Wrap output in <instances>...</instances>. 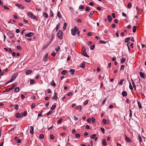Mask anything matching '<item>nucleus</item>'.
Listing matches in <instances>:
<instances>
[{
    "mask_svg": "<svg viewBox=\"0 0 146 146\" xmlns=\"http://www.w3.org/2000/svg\"><path fill=\"white\" fill-rule=\"evenodd\" d=\"M35 82V80H30V84H32L34 83Z\"/></svg>",
    "mask_w": 146,
    "mask_h": 146,
    "instance_id": "nucleus-56",
    "label": "nucleus"
},
{
    "mask_svg": "<svg viewBox=\"0 0 146 146\" xmlns=\"http://www.w3.org/2000/svg\"><path fill=\"white\" fill-rule=\"evenodd\" d=\"M2 7H3L4 9H6L7 10H9V8L7 7V6H5V5H2Z\"/></svg>",
    "mask_w": 146,
    "mask_h": 146,
    "instance_id": "nucleus-48",
    "label": "nucleus"
},
{
    "mask_svg": "<svg viewBox=\"0 0 146 146\" xmlns=\"http://www.w3.org/2000/svg\"><path fill=\"white\" fill-rule=\"evenodd\" d=\"M74 29L75 30V32L78 35L80 33V31H79L78 28L76 27L75 26L74 27Z\"/></svg>",
    "mask_w": 146,
    "mask_h": 146,
    "instance_id": "nucleus-11",
    "label": "nucleus"
},
{
    "mask_svg": "<svg viewBox=\"0 0 146 146\" xmlns=\"http://www.w3.org/2000/svg\"><path fill=\"white\" fill-rule=\"evenodd\" d=\"M50 84L52 86H56V84H55L54 80H52V82L50 83Z\"/></svg>",
    "mask_w": 146,
    "mask_h": 146,
    "instance_id": "nucleus-25",
    "label": "nucleus"
},
{
    "mask_svg": "<svg viewBox=\"0 0 146 146\" xmlns=\"http://www.w3.org/2000/svg\"><path fill=\"white\" fill-rule=\"evenodd\" d=\"M125 138L126 141L128 142H131V140L126 135H125Z\"/></svg>",
    "mask_w": 146,
    "mask_h": 146,
    "instance_id": "nucleus-9",
    "label": "nucleus"
},
{
    "mask_svg": "<svg viewBox=\"0 0 146 146\" xmlns=\"http://www.w3.org/2000/svg\"><path fill=\"white\" fill-rule=\"evenodd\" d=\"M16 47L17 49L18 50H21V47L20 46L18 45Z\"/></svg>",
    "mask_w": 146,
    "mask_h": 146,
    "instance_id": "nucleus-62",
    "label": "nucleus"
},
{
    "mask_svg": "<svg viewBox=\"0 0 146 146\" xmlns=\"http://www.w3.org/2000/svg\"><path fill=\"white\" fill-rule=\"evenodd\" d=\"M125 60V58H122L121 60V64L123 63Z\"/></svg>",
    "mask_w": 146,
    "mask_h": 146,
    "instance_id": "nucleus-38",
    "label": "nucleus"
},
{
    "mask_svg": "<svg viewBox=\"0 0 146 146\" xmlns=\"http://www.w3.org/2000/svg\"><path fill=\"white\" fill-rule=\"evenodd\" d=\"M50 16L52 17L53 16V13L52 11L51 10H50Z\"/></svg>",
    "mask_w": 146,
    "mask_h": 146,
    "instance_id": "nucleus-53",
    "label": "nucleus"
},
{
    "mask_svg": "<svg viewBox=\"0 0 146 146\" xmlns=\"http://www.w3.org/2000/svg\"><path fill=\"white\" fill-rule=\"evenodd\" d=\"M139 74L140 77H141L143 78H145V76L143 73L141 72H140Z\"/></svg>",
    "mask_w": 146,
    "mask_h": 146,
    "instance_id": "nucleus-27",
    "label": "nucleus"
},
{
    "mask_svg": "<svg viewBox=\"0 0 146 146\" xmlns=\"http://www.w3.org/2000/svg\"><path fill=\"white\" fill-rule=\"evenodd\" d=\"M18 75V73H16L14 74L12 76L11 79L7 82L5 84V85H6L8 84V83L11 82L13 81L16 78L17 76Z\"/></svg>",
    "mask_w": 146,
    "mask_h": 146,
    "instance_id": "nucleus-1",
    "label": "nucleus"
},
{
    "mask_svg": "<svg viewBox=\"0 0 146 146\" xmlns=\"http://www.w3.org/2000/svg\"><path fill=\"white\" fill-rule=\"evenodd\" d=\"M67 72V71L66 70H64L62 71L61 72V74L63 75H65L66 73Z\"/></svg>",
    "mask_w": 146,
    "mask_h": 146,
    "instance_id": "nucleus-33",
    "label": "nucleus"
},
{
    "mask_svg": "<svg viewBox=\"0 0 146 146\" xmlns=\"http://www.w3.org/2000/svg\"><path fill=\"white\" fill-rule=\"evenodd\" d=\"M122 95L123 96L125 97L127 96V93L126 92L123 91L122 93Z\"/></svg>",
    "mask_w": 146,
    "mask_h": 146,
    "instance_id": "nucleus-23",
    "label": "nucleus"
},
{
    "mask_svg": "<svg viewBox=\"0 0 146 146\" xmlns=\"http://www.w3.org/2000/svg\"><path fill=\"white\" fill-rule=\"evenodd\" d=\"M66 26H67V24L66 23H64L63 25V30L64 31L66 29Z\"/></svg>",
    "mask_w": 146,
    "mask_h": 146,
    "instance_id": "nucleus-24",
    "label": "nucleus"
},
{
    "mask_svg": "<svg viewBox=\"0 0 146 146\" xmlns=\"http://www.w3.org/2000/svg\"><path fill=\"white\" fill-rule=\"evenodd\" d=\"M32 70H28L26 72V74L27 75H28L32 72Z\"/></svg>",
    "mask_w": 146,
    "mask_h": 146,
    "instance_id": "nucleus-19",
    "label": "nucleus"
},
{
    "mask_svg": "<svg viewBox=\"0 0 146 146\" xmlns=\"http://www.w3.org/2000/svg\"><path fill=\"white\" fill-rule=\"evenodd\" d=\"M21 98L22 99H23L25 98V96H24V95L23 94H21Z\"/></svg>",
    "mask_w": 146,
    "mask_h": 146,
    "instance_id": "nucleus-64",
    "label": "nucleus"
},
{
    "mask_svg": "<svg viewBox=\"0 0 146 146\" xmlns=\"http://www.w3.org/2000/svg\"><path fill=\"white\" fill-rule=\"evenodd\" d=\"M63 119L62 118H61L59 120H58L57 121V123L58 124L60 123L62 121Z\"/></svg>",
    "mask_w": 146,
    "mask_h": 146,
    "instance_id": "nucleus-26",
    "label": "nucleus"
},
{
    "mask_svg": "<svg viewBox=\"0 0 146 146\" xmlns=\"http://www.w3.org/2000/svg\"><path fill=\"white\" fill-rule=\"evenodd\" d=\"M132 6V5L130 3H129L127 5V7L129 8H131Z\"/></svg>",
    "mask_w": 146,
    "mask_h": 146,
    "instance_id": "nucleus-46",
    "label": "nucleus"
},
{
    "mask_svg": "<svg viewBox=\"0 0 146 146\" xmlns=\"http://www.w3.org/2000/svg\"><path fill=\"white\" fill-rule=\"evenodd\" d=\"M76 108L78 110H79V111H81L82 109V107L80 106H78L76 107Z\"/></svg>",
    "mask_w": 146,
    "mask_h": 146,
    "instance_id": "nucleus-15",
    "label": "nucleus"
},
{
    "mask_svg": "<svg viewBox=\"0 0 146 146\" xmlns=\"http://www.w3.org/2000/svg\"><path fill=\"white\" fill-rule=\"evenodd\" d=\"M50 139H51L52 140L54 139V137L53 135H52V134H50Z\"/></svg>",
    "mask_w": 146,
    "mask_h": 146,
    "instance_id": "nucleus-36",
    "label": "nucleus"
},
{
    "mask_svg": "<svg viewBox=\"0 0 146 146\" xmlns=\"http://www.w3.org/2000/svg\"><path fill=\"white\" fill-rule=\"evenodd\" d=\"M60 49V48L59 46H58L57 47L55 48V50L56 51H58Z\"/></svg>",
    "mask_w": 146,
    "mask_h": 146,
    "instance_id": "nucleus-52",
    "label": "nucleus"
},
{
    "mask_svg": "<svg viewBox=\"0 0 146 146\" xmlns=\"http://www.w3.org/2000/svg\"><path fill=\"white\" fill-rule=\"evenodd\" d=\"M43 15L44 16V17H46V18L48 17V15L46 13H45V12L44 13H43Z\"/></svg>",
    "mask_w": 146,
    "mask_h": 146,
    "instance_id": "nucleus-47",
    "label": "nucleus"
},
{
    "mask_svg": "<svg viewBox=\"0 0 146 146\" xmlns=\"http://www.w3.org/2000/svg\"><path fill=\"white\" fill-rule=\"evenodd\" d=\"M48 53H47L45 54L44 56L43 57V60H44L45 61H46L47 60H46L47 58L48 57Z\"/></svg>",
    "mask_w": 146,
    "mask_h": 146,
    "instance_id": "nucleus-13",
    "label": "nucleus"
},
{
    "mask_svg": "<svg viewBox=\"0 0 146 146\" xmlns=\"http://www.w3.org/2000/svg\"><path fill=\"white\" fill-rule=\"evenodd\" d=\"M130 37H128L126 38L125 40V43L127 42H128V41L130 39Z\"/></svg>",
    "mask_w": 146,
    "mask_h": 146,
    "instance_id": "nucleus-30",
    "label": "nucleus"
},
{
    "mask_svg": "<svg viewBox=\"0 0 146 146\" xmlns=\"http://www.w3.org/2000/svg\"><path fill=\"white\" fill-rule=\"evenodd\" d=\"M129 88L131 90H133V87L132 86L131 83L130 82L129 83Z\"/></svg>",
    "mask_w": 146,
    "mask_h": 146,
    "instance_id": "nucleus-54",
    "label": "nucleus"
},
{
    "mask_svg": "<svg viewBox=\"0 0 146 146\" xmlns=\"http://www.w3.org/2000/svg\"><path fill=\"white\" fill-rule=\"evenodd\" d=\"M56 107V105H53L51 107L50 109L51 110H53Z\"/></svg>",
    "mask_w": 146,
    "mask_h": 146,
    "instance_id": "nucleus-37",
    "label": "nucleus"
},
{
    "mask_svg": "<svg viewBox=\"0 0 146 146\" xmlns=\"http://www.w3.org/2000/svg\"><path fill=\"white\" fill-rule=\"evenodd\" d=\"M108 21L110 22H111L112 20V18L111 16L110 15H108Z\"/></svg>",
    "mask_w": 146,
    "mask_h": 146,
    "instance_id": "nucleus-20",
    "label": "nucleus"
},
{
    "mask_svg": "<svg viewBox=\"0 0 146 146\" xmlns=\"http://www.w3.org/2000/svg\"><path fill=\"white\" fill-rule=\"evenodd\" d=\"M33 130H34V128L33 126H31L30 127V133L32 134L33 132Z\"/></svg>",
    "mask_w": 146,
    "mask_h": 146,
    "instance_id": "nucleus-14",
    "label": "nucleus"
},
{
    "mask_svg": "<svg viewBox=\"0 0 146 146\" xmlns=\"http://www.w3.org/2000/svg\"><path fill=\"white\" fill-rule=\"evenodd\" d=\"M102 143L104 146H106V139H102Z\"/></svg>",
    "mask_w": 146,
    "mask_h": 146,
    "instance_id": "nucleus-12",
    "label": "nucleus"
},
{
    "mask_svg": "<svg viewBox=\"0 0 146 146\" xmlns=\"http://www.w3.org/2000/svg\"><path fill=\"white\" fill-rule=\"evenodd\" d=\"M57 36L58 38L60 40H61L63 38V33L61 30H59L57 34Z\"/></svg>",
    "mask_w": 146,
    "mask_h": 146,
    "instance_id": "nucleus-2",
    "label": "nucleus"
},
{
    "mask_svg": "<svg viewBox=\"0 0 146 146\" xmlns=\"http://www.w3.org/2000/svg\"><path fill=\"white\" fill-rule=\"evenodd\" d=\"M7 35L10 38H12L14 36V35L11 33H7Z\"/></svg>",
    "mask_w": 146,
    "mask_h": 146,
    "instance_id": "nucleus-7",
    "label": "nucleus"
},
{
    "mask_svg": "<svg viewBox=\"0 0 146 146\" xmlns=\"http://www.w3.org/2000/svg\"><path fill=\"white\" fill-rule=\"evenodd\" d=\"M57 16L58 17V18L60 19L62 17V16L59 11H58L57 15Z\"/></svg>",
    "mask_w": 146,
    "mask_h": 146,
    "instance_id": "nucleus-16",
    "label": "nucleus"
},
{
    "mask_svg": "<svg viewBox=\"0 0 146 146\" xmlns=\"http://www.w3.org/2000/svg\"><path fill=\"white\" fill-rule=\"evenodd\" d=\"M87 121L88 123H90L92 121V119L90 118H89L87 119Z\"/></svg>",
    "mask_w": 146,
    "mask_h": 146,
    "instance_id": "nucleus-60",
    "label": "nucleus"
},
{
    "mask_svg": "<svg viewBox=\"0 0 146 146\" xmlns=\"http://www.w3.org/2000/svg\"><path fill=\"white\" fill-rule=\"evenodd\" d=\"M75 137L77 138H79L80 137V135L79 134L76 133L75 134Z\"/></svg>",
    "mask_w": 146,
    "mask_h": 146,
    "instance_id": "nucleus-44",
    "label": "nucleus"
},
{
    "mask_svg": "<svg viewBox=\"0 0 146 146\" xmlns=\"http://www.w3.org/2000/svg\"><path fill=\"white\" fill-rule=\"evenodd\" d=\"M136 27L135 26H133V33H135L136 32Z\"/></svg>",
    "mask_w": 146,
    "mask_h": 146,
    "instance_id": "nucleus-35",
    "label": "nucleus"
},
{
    "mask_svg": "<svg viewBox=\"0 0 146 146\" xmlns=\"http://www.w3.org/2000/svg\"><path fill=\"white\" fill-rule=\"evenodd\" d=\"M85 128L86 129H90V126L88 125H86V126Z\"/></svg>",
    "mask_w": 146,
    "mask_h": 146,
    "instance_id": "nucleus-63",
    "label": "nucleus"
},
{
    "mask_svg": "<svg viewBox=\"0 0 146 146\" xmlns=\"http://www.w3.org/2000/svg\"><path fill=\"white\" fill-rule=\"evenodd\" d=\"M102 121L103 124L104 125H106V124H108L109 123V121H106V120L105 119H103Z\"/></svg>",
    "mask_w": 146,
    "mask_h": 146,
    "instance_id": "nucleus-6",
    "label": "nucleus"
},
{
    "mask_svg": "<svg viewBox=\"0 0 146 146\" xmlns=\"http://www.w3.org/2000/svg\"><path fill=\"white\" fill-rule=\"evenodd\" d=\"M23 114V115H22V117L23 116H25L26 115V114H27V112L26 111H25L23 113H22V114Z\"/></svg>",
    "mask_w": 146,
    "mask_h": 146,
    "instance_id": "nucleus-51",
    "label": "nucleus"
},
{
    "mask_svg": "<svg viewBox=\"0 0 146 146\" xmlns=\"http://www.w3.org/2000/svg\"><path fill=\"white\" fill-rule=\"evenodd\" d=\"M44 137V135L42 134H41L40 135L39 137L40 139H41L43 138Z\"/></svg>",
    "mask_w": 146,
    "mask_h": 146,
    "instance_id": "nucleus-58",
    "label": "nucleus"
},
{
    "mask_svg": "<svg viewBox=\"0 0 146 146\" xmlns=\"http://www.w3.org/2000/svg\"><path fill=\"white\" fill-rule=\"evenodd\" d=\"M19 87H17L15 88L14 90V91L15 92H19Z\"/></svg>",
    "mask_w": 146,
    "mask_h": 146,
    "instance_id": "nucleus-34",
    "label": "nucleus"
},
{
    "mask_svg": "<svg viewBox=\"0 0 146 146\" xmlns=\"http://www.w3.org/2000/svg\"><path fill=\"white\" fill-rule=\"evenodd\" d=\"M131 82H132V85L133 86V88L135 90H136V86L135 84V83L134 81L132 79L131 80Z\"/></svg>",
    "mask_w": 146,
    "mask_h": 146,
    "instance_id": "nucleus-17",
    "label": "nucleus"
},
{
    "mask_svg": "<svg viewBox=\"0 0 146 146\" xmlns=\"http://www.w3.org/2000/svg\"><path fill=\"white\" fill-rule=\"evenodd\" d=\"M19 106L17 104H15V109L16 110H17L18 109Z\"/></svg>",
    "mask_w": 146,
    "mask_h": 146,
    "instance_id": "nucleus-45",
    "label": "nucleus"
},
{
    "mask_svg": "<svg viewBox=\"0 0 146 146\" xmlns=\"http://www.w3.org/2000/svg\"><path fill=\"white\" fill-rule=\"evenodd\" d=\"M54 94V96L52 97V99L53 100H56L57 98V94L55 92Z\"/></svg>",
    "mask_w": 146,
    "mask_h": 146,
    "instance_id": "nucleus-10",
    "label": "nucleus"
},
{
    "mask_svg": "<svg viewBox=\"0 0 146 146\" xmlns=\"http://www.w3.org/2000/svg\"><path fill=\"white\" fill-rule=\"evenodd\" d=\"M99 42L100 44H105L106 43V41L102 40H100L99 41Z\"/></svg>",
    "mask_w": 146,
    "mask_h": 146,
    "instance_id": "nucleus-32",
    "label": "nucleus"
},
{
    "mask_svg": "<svg viewBox=\"0 0 146 146\" xmlns=\"http://www.w3.org/2000/svg\"><path fill=\"white\" fill-rule=\"evenodd\" d=\"M82 54L84 56H85L88 57H89V56L87 55L86 52L85 51H84V52H83Z\"/></svg>",
    "mask_w": 146,
    "mask_h": 146,
    "instance_id": "nucleus-21",
    "label": "nucleus"
},
{
    "mask_svg": "<svg viewBox=\"0 0 146 146\" xmlns=\"http://www.w3.org/2000/svg\"><path fill=\"white\" fill-rule=\"evenodd\" d=\"M33 35V34L31 32L28 33L27 34H26L25 35V36L26 37H30L32 36Z\"/></svg>",
    "mask_w": 146,
    "mask_h": 146,
    "instance_id": "nucleus-4",
    "label": "nucleus"
},
{
    "mask_svg": "<svg viewBox=\"0 0 146 146\" xmlns=\"http://www.w3.org/2000/svg\"><path fill=\"white\" fill-rule=\"evenodd\" d=\"M101 130L102 132L103 133H104V129L103 127H101Z\"/></svg>",
    "mask_w": 146,
    "mask_h": 146,
    "instance_id": "nucleus-61",
    "label": "nucleus"
},
{
    "mask_svg": "<svg viewBox=\"0 0 146 146\" xmlns=\"http://www.w3.org/2000/svg\"><path fill=\"white\" fill-rule=\"evenodd\" d=\"M92 119V122L94 123H96V120L95 119L94 117H92L91 119Z\"/></svg>",
    "mask_w": 146,
    "mask_h": 146,
    "instance_id": "nucleus-40",
    "label": "nucleus"
},
{
    "mask_svg": "<svg viewBox=\"0 0 146 146\" xmlns=\"http://www.w3.org/2000/svg\"><path fill=\"white\" fill-rule=\"evenodd\" d=\"M84 7L83 5L80 6L79 7V9H82L84 8Z\"/></svg>",
    "mask_w": 146,
    "mask_h": 146,
    "instance_id": "nucleus-59",
    "label": "nucleus"
},
{
    "mask_svg": "<svg viewBox=\"0 0 146 146\" xmlns=\"http://www.w3.org/2000/svg\"><path fill=\"white\" fill-rule=\"evenodd\" d=\"M94 48H95V45H94L91 46L90 47V49L91 50H93L94 49Z\"/></svg>",
    "mask_w": 146,
    "mask_h": 146,
    "instance_id": "nucleus-42",
    "label": "nucleus"
},
{
    "mask_svg": "<svg viewBox=\"0 0 146 146\" xmlns=\"http://www.w3.org/2000/svg\"><path fill=\"white\" fill-rule=\"evenodd\" d=\"M71 32L72 35L74 36L76 35L75 30L74 29H71Z\"/></svg>",
    "mask_w": 146,
    "mask_h": 146,
    "instance_id": "nucleus-8",
    "label": "nucleus"
},
{
    "mask_svg": "<svg viewBox=\"0 0 146 146\" xmlns=\"http://www.w3.org/2000/svg\"><path fill=\"white\" fill-rule=\"evenodd\" d=\"M52 111H50L48 113H47L46 114V115H50L52 114Z\"/></svg>",
    "mask_w": 146,
    "mask_h": 146,
    "instance_id": "nucleus-50",
    "label": "nucleus"
},
{
    "mask_svg": "<svg viewBox=\"0 0 146 146\" xmlns=\"http://www.w3.org/2000/svg\"><path fill=\"white\" fill-rule=\"evenodd\" d=\"M17 85V83H15L11 87L12 88H13V89Z\"/></svg>",
    "mask_w": 146,
    "mask_h": 146,
    "instance_id": "nucleus-41",
    "label": "nucleus"
},
{
    "mask_svg": "<svg viewBox=\"0 0 146 146\" xmlns=\"http://www.w3.org/2000/svg\"><path fill=\"white\" fill-rule=\"evenodd\" d=\"M137 104L139 108V109H140L142 108V106L141 105V104L139 102H137Z\"/></svg>",
    "mask_w": 146,
    "mask_h": 146,
    "instance_id": "nucleus-28",
    "label": "nucleus"
},
{
    "mask_svg": "<svg viewBox=\"0 0 146 146\" xmlns=\"http://www.w3.org/2000/svg\"><path fill=\"white\" fill-rule=\"evenodd\" d=\"M80 67L82 68H84L85 67V64L84 62H82L80 65Z\"/></svg>",
    "mask_w": 146,
    "mask_h": 146,
    "instance_id": "nucleus-22",
    "label": "nucleus"
},
{
    "mask_svg": "<svg viewBox=\"0 0 146 146\" xmlns=\"http://www.w3.org/2000/svg\"><path fill=\"white\" fill-rule=\"evenodd\" d=\"M94 12V11H92L90 12L89 15V17L90 18L91 17L92 15L93 14Z\"/></svg>",
    "mask_w": 146,
    "mask_h": 146,
    "instance_id": "nucleus-31",
    "label": "nucleus"
},
{
    "mask_svg": "<svg viewBox=\"0 0 146 146\" xmlns=\"http://www.w3.org/2000/svg\"><path fill=\"white\" fill-rule=\"evenodd\" d=\"M138 138L139 139V141L140 142H141L142 141L140 135L138 136Z\"/></svg>",
    "mask_w": 146,
    "mask_h": 146,
    "instance_id": "nucleus-43",
    "label": "nucleus"
},
{
    "mask_svg": "<svg viewBox=\"0 0 146 146\" xmlns=\"http://www.w3.org/2000/svg\"><path fill=\"white\" fill-rule=\"evenodd\" d=\"M35 107V105L34 103H32L31 104V108H34Z\"/></svg>",
    "mask_w": 146,
    "mask_h": 146,
    "instance_id": "nucleus-49",
    "label": "nucleus"
},
{
    "mask_svg": "<svg viewBox=\"0 0 146 146\" xmlns=\"http://www.w3.org/2000/svg\"><path fill=\"white\" fill-rule=\"evenodd\" d=\"M90 9V8L88 7H86L85 8V10L86 11H89Z\"/></svg>",
    "mask_w": 146,
    "mask_h": 146,
    "instance_id": "nucleus-57",
    "label": "nucleus"
},
{
    "mask_svg": "<svg viewBox=\"0 0 146 146\" xmlns=\"http://www.w3.org/2000/svg\"><path fill=\"white\" fill-rule=\"evenodd\" d=\"M28 16L30 18L36 20L37 19V18L32 13H28Z\"/></svg>",
    "mask_w": 146,
    "mask_h": 146,
    "instance_id": "nucleus-3",
    "label": "nucleus"
},
{
    "mask_svg": "<svg viewBox=\"0 0 146 146\" xmlns=\"http://www.w3.org/2000/svg\"><path fill=\"white\" fill-rule=\"evenodd\" d=\"M75 71V70L74 69H71L70 71V72L72 74V75L74 74Z\"/></svg>",
    "mask_w": 146,
    "mask_h": 146,
    "instance_id": "nucleus-39",
    "label": "nucleus"
},
{
    "mask_svg": "<svg viewBox=\"0 0 146 146\" xmlns=\"http://www.w3.org/2000/svg\"><path fill=\"white\" fill-rule=\"evenodd\" d=\"M96 135H96V134H93V135H92L90 136V137L92 139H94L95 138V137H96Z\"/></svg>",
    "mask_w": 146,
    "mask_h": 146,
    "instance_id": "nucleus-29",
    "label": "nucleus"
},
{
    "mask_svg": "<svg viewBox=\"0 0 146 146\" xmlns=\"http://www.w3.org/2000/svg\"><path fill=\"white\" fill-rule=\"evenodd\" d=\"M16 6L17 7L21 9H24V7L23 5L19 4H17Z\"/></svg>",
    "mask_w": 146,
    "mask_h": 146,
    "instance_id": "nucleus-5",
    "label": "nucleus"
},
{
    "mask_svg": "<svg viewBox=\"0 0 146 146\" xmlns=\"http://www.w3.org/2000/svg\"><path fill=\"white\" fill-rule=\"evenodd\" d=\"M15 116L17 118H19L21 117V114L19 113H17L15 115Z\"/></svg>",
    "mask_w": 146,
    "mask_h": 146,
    "instance_id": "nucleus-18",
    "label": "nucleus"
},
{
    "mask_svg": "<svg viewBox=\"0 0 146 146\" xmlns=\"http://www.w3.org/2000/svg\"><path fill=\"white\" fill-rule=\"evenodd\" d=\"M124 80H123V79H121L120 80V82H119V84L121 85H122V84L123 82L124 81Z\"/></svg>",
    "mask_w": 146,
    "mask_h": 146,
    "instance_id": "nucleus-55",
    "label": "nucleus"
}]
</instances>
